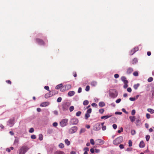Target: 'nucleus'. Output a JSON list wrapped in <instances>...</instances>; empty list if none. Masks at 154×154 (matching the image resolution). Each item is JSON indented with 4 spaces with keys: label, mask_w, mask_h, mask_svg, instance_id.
I'll return each instance as SVG.
<instances>
[{
    "label": "nucleus",
    "mask_w": 154,
    "mask_h": 154,
    "mask_svg": "<svg viewBox=\"0 0 154 154\" xmlns=\"http://www.w3.org/2000/svg\"><path fill=\"white\" fill-rule=\"evenodd\" d=\"M28 149V147L26 146H23L19 150V154H25Z\"/></svg>",
    "instance_id": "1"
},
{
    "label": "nucleus",
    "mask_w": 154,
    "mask_h": 154,
    "mask_svg": "<svg viewBox=\"0 0 154 154\" xmlns=\"http://www.w3.org/2000/svg\"><path fill=\"white\" fill-rule=\"evenodd\" d=\"M123 138L122 136H120L116 138L113 142L115 145H118L121 143L123 141Z\"/></svg>",
    "instance_id": "2"
},
{
    "label": "nucleus",
    "mask_w": 154,
    "mask_h": 154,
    "mask_svg": "<svg viewBox=\"0 0 154 154\" xmlns=\"http://www.w3.org/2000/svg\"><path fill=\"white\" fill-rule=\"evenodd\" d=\"M79 122L78 119L76 118H72L71 119L69 122L70 125H77Z\"/></svg>",
    "instance_id": "3"
},
{
    "label": "nucleus",
    "mask_w": 154,
    "mask_h": 154,
    "mask_svg": "<svg viewBox=\"0 0 154 154\" xmlns=\"http://www.w3.org/2000/svg\"><path fill=\"white\" fill-rule=\"evenodd\" d=\"M68 120L67 119H63L60 122V126L63 127L66 126L68 122Z\"/></svg>",
    "instance_id": "4"
},
{
    "label": "nucleus",
    "mask_w": 154,
    "mask_h": 154,
    "mask_svg": "<svg viewBox=\"0 0 154 154\" xmlns=\"http://www.w3.org/2000/svg\"><path fill=\"white\" fill-rule=\"evenodd\" d=\"M78 128L76 126H73L69 129V133L70 134H72L76 132Z\"/></svg>",
    "instance_id": "5"
},
{
    "label": "nucleus",
    "mask_w": 154,
    "mask_h": 154,
    "mask_svg": "<svg viewBox=\"0 0 154 154\" xmlns=\"http://www.w3.org/2000/svg\"><path fill=\"white\" fill-rule=\"evenodd\" d=\"M101 128V124L98 123L96 124L93 127V130L94 131H97L100 130Z\"/></svg>",
    "instance_id": "6"
},
{
    "label": "nucleus",
    "mask_w": 154,
    "mask_h": 154,
    "mask_svg": "<svg viewBox=\"0 0 154 154\" xmlns=\"http://www.w3.org/2000/svg\"><path fill=\"white\" fill-rule=\"evenodd\" d=\"M95 142L96 145H100L103 144L104 141L102 140L97 139L95 140Z\"/></svg>",
    "instance_id": "7"
},
{
    "label": "nucleus",
    "mask_w": 154,
    "mask_h": 154,
    "mask_svg": "<svg viewBox=\"0 0 154 154\" xmlns=\"http://www.w3.org/2000/svg\"><path fill=\"white\" fill-rule=\"evenodd\" d=\"M36 41L37 43L40 45H44L45 44L44 42L41 39L37 38L36 39Z\"/></svg>",
    "instance_id": "8"
},
{
    "label": "nucleus",
    "mask_w": 154,
    "mask_h": 154,
    "mask_svg": "<svg viewBox=\"0 0 154 154\" xmlns=\"http://www.w3.org/2000/svg\"><path fill=\"white\" fill-rule=\"evenodd\" d=\"M139 48L138 47H135L130 52V54L131 55L133 54L136 51L138 50Z\"/></svg>",
    "instance_id": "9"
},
{
    "label": "nucleus",
    "mask_w": 154,
    "mask_h": 154,
    "mask_svg": "<svg viewBox=\"0 0 154 154\" xmlns=\"http://www.w3.org/2000/svg\"><path fill=\"white\" fill-rule=\"evenodd\" d=\"M14 119H10L8 122V125L11 127L14 124Z\"/></svg>",
    "instance_id": "10"
},
{
    "label": "nucleus",
    "mask_w": 154,
    "mask_h": 154,
    "mask_svg": "<svg viewBox=\"0 0 154 154\" xmlns=\"http://www.w3.org/2000/svg\"><path fill=\"white\" fill-rule=\"evenodd\" d=\"M50 95L51 96L57 94L58 93V92L57 91H52L49 92Z\"/></svg>",
    "instance_id": "11"
},
{
    "label": "nucleus",
    "mask_w": 154,
    "mask_h": 154,
    "mask_svg": "<svg viewBox=\"0 0 154 154\" xmlns=\"http://www.w3.org/2000/svg\"><path fill=\"white\" fill-rule=\"evenodd\" d=\"M121 79L123 81L124 84L128 83V82L126 80V78L125 76H122L121 78Z\"/></svg>",
    "instance_id": "12"
},
{
    "label": "nucleus",
    "mask_w": 154,
    "mask_h": 154,
    "mask_svg": "<svg viewBox=\"0 0 154 154\" xmlns=\"http://www.w3.org/2000/svg\"><path fill=\"white\" fill-rule=\"evenodd\" d=\"M133 71V69L131 68H129L127 69L126 73L127 74H129L131 73Z\"/></svg>",
    "instance_id": "13"
},
{
    "label": "nucleus",
    "mask_w": 154,
    "mask_h": 154,
    "mask_svg": "<svg viewBox=\"0 0 154 154\" xmlns=\"http://www.w3.org/2000/svg\"><path fill=\"white\" fill-rule=\"evenodd\" d=\"M48 102H44L42 103L40 106L42 107L46 106H48Z\"/></svg>",
    "instance_id": "14"
},
{
    "label": "nucleus",
    "mask_w": 154,
    "mask_h": 154,
    "mask_svg": "<svg viewBox=\"0 0 154 154\" xmlns=\"http://www.w3.org/2000/svg\"><path fill=\"white\" fill-rule=\"evenodd\" d=\"M129 118L132 122H133L136 119V117L135 116H130Z\"/></svg>",
    "instance_id": "15"
},
{
    "label": "nucleus",
    "mask_w": 154,
    "mask_h": 154,
    "mask_svg": "<svg viewBox=\"0 0 154 154\" xmlns=\"http://www.w3.org/2000/svg\"><path fill=\"white\" fill-rule=\"evenodd\" d=\"M75 94V92L73 91H69L68 94L69 96L71 97L73 96Z\"/></svg>",
    "instance_id": "16"
},
{
    "label": "nucleus",
    "mask_w": 154,
    "mask_h": 154,
    "mask_svg": "<svg viewBox=\"0 0 154 154\" xmlns=\"http://www.w3.org/2000/svg\"><path fill=\"white\" fill-rule=\"evenodd\" d=\"M104 122H102L101 124V125L102 126V129L103 131L105 130L106 128V126L104 125Z\"/></svg>",
    "instance_id": "17"
},
{
    "label": "nucleus",
    "mask_w": 154,
    "mask_h": 154,
    "mask_svg": "<svg viewBox=\"0 0 154 154\" xmlns=\"http://www.w3.org/2000/svg\"><path fill=\"white\" fill-rule=\"evenodd\" d=\"M145 144L143 141H141L139 144V146L140 148H143Z\"/></svg>",
    "instance_id": "18"
},
{
    "label": "nucleus",
    "mask_w": 154,
    "mask_h": 154,
    "mask_svg": "<svg viewBox=\"0 0 154 154\" xmlns=\"http://www.w3.org/2000/svg\"><path fill=\"white\" fill-rule=\"evenodd\" d=\"M71 85H66L65 86L66 90L70 89L71 88Z\"/></svg>",
    "instance_id": "19"
},
{
    "label": "nucleus",
    "mask_w": 154,
    "mask_h": 154,
    "mask_svg": "<svg viewBox=\"0 0 154 154\" xmlns=\"http://www.w3.org/2000/svg\"><path fill=\"white\" fill-rule=\"evenodd\" d=\"M97 82L95 81H92L91 83V85L93 87L97 85Z\"/></svg>",
    "instance_id": "20"
},
{
    "label": "nucleus",
    "mask_w": 154,
    "mask_h": 154,
    "mask_svg": "<svg viewBox=\"0 0 154 154\" xmlns=\"http://www.w3.org/2000/svg\"><path fill=\"white\" fill-rule=\"evenodd\" d=\"M65 144L67 145V146H69L70 144V141H69L68 139H66L65 140Z\"/></svg>",
    "instance_id": "21"
},
{
    "label": "nucleus",
    "mask_w": 154,
    "mask_h": 154,
    "mask_svg": "<svg viewBox=\"0 0 154 154\" xmlns=\"http://www.w3.org/2000/svg\"><path fill=\"white\" fill-rule=\"evenodd\" d=\"M111 116H112L111 115H110V116L107 115V116H102L101 117V119H107L109 118Z\"/></svg>",
    "instance_id": "22"
},
{
    "label": "nucleus",
    "mask_w": 154,
    "mask_h": 154,
    "mask_svg": "<svg viewBox=\"0 0 154 154\" xmlns=\"http://www.w3.org/2000/svg\"><path fill=\"white\" fill-rule=\"evenodd\" d=\"M63 86L62 84H59L57 85L55 87V89H58L60 88H61Z\"/></svg>",
    "instance_id": "23"
},
{
    "label": "nucleus",
    "mask_w": 154,
    "mask_h": 154,
    "mask_svg": "<svg viewBox=\"0 0 154 154\" xmlns=\"http://www.w3.org/2000/svg\"><path fill=\"white\" fill-rule=\"evenodd\" d=\"M105 105V103L103 102H100L99 103V106L100 107H103Z\"/></svg>",
    "instance_id": "24"
},
{
    "label": "nucleus",
    "mask_w": 154,
    "mask_h": 154,
    "mask_svg": "<svg viewBox=\"0 0 154 154\" xmlns=\"http://www.w3.org/2000/svg\"><path fill=\"white\" fill-rule=\"evenodd\" d=\"M147 110L148 112H150L151 114L154 113V110L150 108L148 109Z\"/></svg>",
    "instance_id": "25"
},
{
    "label": "nucleus",
    "mask_w": 154,
    "mask_h": 154,
    "mask_svg": "<svg viewBox=\"0 0 154 154\" xmlns=\"http://www.w3.org/2000/svg\"><path fill=\"white\" fill-rule=\"evenodd\" d=\"M54 154H65V153L62 151H57L55 152Z\"/></svg>",
    "instance_id": "26"
},
{
    "label": "nucleus",
    "mask_w": 154,
    "mask_h": 154,
    "mask_svg": "<svg viewBox=\"0 0 154 154\" xmlns=\"http://www.w3.org/2000/svg\"><path fill=\"white\" fill-rule=\"evenodd\" d=\"M140 122V120L139 119H137L136 121V124L137 126L138 125Z\"/></svg>",
    "instance_id": "27"
},
{
    "label": "nucleus",
    "mask_w": 154,
    "mask_h": 154,
    "mask_svg": "<svg viewBox=\"0 0 154 154\" xmlns=\"http://www.w3.org/2000/svg\"><path fill=\"white\" fill-rule=\"evenodd\" d=\"M109 96L110 97L112 98L115 97V94L113 93L110 92L109 93Z\"/></svg>",
    "instance_id": "28"
},
{
    "label": "nucleus",
    "mask_w": 154,
    "mask_h": 154,
    "mask_svg": "<svg viewBox=\"0 0 154 154\" xmlns=\"http://www.w3.org/2000/svg\"><path fill=\"white\" fill-rule=\"evenodd\" d=\"M137 62V60L136 58H134L132 60V64H133L136 63Z\"/></svg>",
    "instance_id": "29"
},
{
    "label": "nucleus",
    "mask_w": 154,
    "mask_h": 154,
    "mask_svg": "<svg viewBox=\"0 0 154 154\" xmlns=\"http://www.w3.org/2000/svg\"><path fill=\"white\" fill-rule=\"evenodd\" d=\"M90 115L89 114L86 113L85 114V118L87 120L88 119V118L90 117Z\"/></svg>",
    "instance_id": "30"
},
{
    "label": "nucleus",
    "mask_w": 154,
    "mask_h": 154,
    "mask_svg": "<svg viewBox=\"0 0 154 154\" xmlns=\"http://www.w3.org/2000/svg\"><path fill=\"white\" fill-rule=\"evenodd\" d=\"M139 84H137L134 85V89L135 90H136L137 89L138 87L139 86Z\"/></svg>",
    "instance_id": "31"
},
{
    "label": "nucleus",
    "mask_w": 154,
    "mask_h": 154,
    "mask_svg": "<svg viewBox=\"0 0 154 154\" xmlns=\"http://www.w3.org/2000/svg\"><path fill=\"white\" fill-rule=\"evenodd\" d=\"M50 97H51V95H50V93L49 92L48 93H47L45 95V97L46 98H48Z\"/></svg>",
    "instance_id": "32"
},
{
    "label": "nucleus",
    "mask_w": 154,
    "mask_h": 154,
    "mask_svg": "<svg viewBox=\"0 0 154 154\" xmlns=\"http://www.w3.org/2000/svg\"><path fill=\"white\" fill-rule=\"evenodd\" d=\"M59 147L60 148H63L64 147V146L63 143H61L59 144Z\"/></svg>",
    "instance_id": "33"
},
{
    "label": "nucleus",
    "mask_w": 154,
    "mask_h": 154,
    "mask_svg": "<svg viewBox=\"0 0 154 154\" xmlns=\"http://www.w3.org/2000/svg\"><path fill=\"white\" fill-rule=\"evenodd\" d=\"M89 103L88 101V100H85L84 101L83 103V104L84 105H87Z\"/></svg>",
    "instance_id": "34"
},
{
    "label": "nucleus",
    "mask_w": 154,
    "mask_h": 154,
    "mask_svg": "<svg viewBox=\"0 0 154 154\" xmlns=\"http://www.w3.org/2000/svg\"><path fill=\"white\" fill-rule=\"evenodd\" d=\"M90 142L93 145H94L95 144V142L94 140L93 139H91L90 140Z\"/></svg>",
    "instance_id": "35"
},
{
    "label": "nucleus",
    "mask_w": 154,
    "mask_h": 154,
    "mask_svg": "<svg viewBox=\"0 0 154 154\" xmlns=\"http://www.w3.org/2000/svg\"><path fill=\"white\" fill-rule=\"evenodd\" d=\"M39 139L40 140H43V135L42 134H40L39 135Z\"/></svg>",
    "instance_id": "36"
},
{
    "label": "nucleus",
    "mask_w": 154,
    "mask_h": 154,
    "mask_svg": "<svg viewBox=\"0 0 154 154\" xmlns=\"http://www.w3.org/2000/svg\"><path fill=\"white\" fill-rule=\"evenodd\" d=\"M81 114V111H78L76 112V116H80Z\"/></svg>",
    "instance_id": "37"
},
{
    "label": "nucleus",
    "mask_w": 154,
    "mask_h": 154,
    "mask_svg": "<svg viewBox=\"0 0 154 154\" xmlns=\"http://www.w3.org/2000/svg\"><path fill=\"white\" fill-rule=\"evenodd\" d=\"M150 138V137L149 135H146V140L147 141H148L149 140Z\"/></svg>",
    "instance_id": "38"
},
{
    "label": "nucleus",
    "mask_w": 154,
    "mask_h": 154,
    "mask_svg": "<svg viewBox=\"0 0 154 154\" xmlns=\"http://www.w3.org/2000/svg\"><path fill=\"white\" fill-rule=\"evenodd\" d=\"M104 111V110L103 109H100L99 110V112L101 114H102Z\"/></svg>",
    "instance_id": "39"
},
{
    "label": "nucleus",
    "mask_w": 154,
    "mask_h": 154,
    "mask_svg": "<svg viewBox=\"0 0 154 154\" xmlns=\"http://www.w3.org/2000/svg\"><path fill=\"white\" fill-rule=\"evenodd\" d=\"M134 75L135 76H137L138 75V72L137 71H135L133 73Z\"/></svg>",
    "instance_id": "40"
},
{
    "label": "nucleus",
    "mask_w": 154,
    "mask_h": 154,
    "mask_svg": "<svg viewBox=\"0 0 154 154\" xmlns=\"http://www.w3.org/2000/svg\"><path fill=\"white\" fill-rule=\"evenodd\" d=\"M132 141L131 140H129L128 142L129 146L130 147L132 146Z\"/></svg>",
    "instance_id": "41"
},
{
    "label": "nucleus",
    "mask_w": 154,
    "mask_h": 154,
    "mask_svg": "<svg viewBox=\"0 0 154 154\" xmlns=\"http://www.w3.org/2000/svg\"><path fill=\"white\" fill-rule=\"evenodd\" d=\"M90 89V86L88 85H87L86 86V88H85V91H88Z\"/></svg>",
    "instance_id": "42"
},
{
    "label": "nucleus",
    "mask_w": 154,
    "mask_h": 154,
    "mask_svg": "<svg viewBox=\"0 0 154 154\" xmlns=\"http://www.w3.org/2000/svg\"><path fill=\"white\" fill-rule=\"evenodd\" d=\"M34 131V129L33 128H31L30 129L29 132L30 133H33Z\"/></svg>",
    "instance_id": "43"
},
{
    "label": "nucleus",
    "mask_w": 154,
    "mask_h": 154,
    "mask_svg": "<svg viewBox=\"0 0 154 154\" xmlns=\"http://www.w3.org/2000/svg\"><path fill=\"white\" fill-rule=\"evenodd\" d=\"M74 109V107L73 106H72L69 108V111L70 112H72Z\"/></svg>",
    "instance_id": "44"
},
{
    "label": "nucleus",
    "mask_w": 154,
    "mask_h": 154,
    "mask_svg": "<svg viewBox=\"0 0 154 154\" xmlns=\"http://www.w3.org/2000/svg\"><path fill=\"white\" fill-rule=\"evenodd\" d=\"M131 134L132 135H134L136 134V131L134 130H132L131 131Z\"/></svg>",
    "instance_id": "45"
},
{
    "label": "nucleus",
    "mask_w": 154,
    "mask_h": 154,
    "mask_svg": "<svg viewBox=\"0 0 154 154\" xmlns=\"http://www.w3.org/2000/svg\"><path fill=\"white\" fill-rule=\"evenodd\" d=\"M153 80V79L152 77H149L148 79V81L150 82H152Z\"/></svg>",
    "instance_id": "46"
},
{
    "label": "nucleus",
    "mask_w": 154,
    "mask_h": 154,
    "mask_svg": "<svg viewBox=\"0 0 154 154\" xmlns=\"http://www.w3.org/2000/svg\"><path fill=\"white\" fill-rule=\"evenodd\" d=\"M92 109L91 108L89 109L87 111V113L89 114L91 113V112Z\"/></svg>",
    "instance_id": "47"
},
{
    "label": "nucleus",
    "mask_w": 154,
    "mask_h": 154,
    "mask_svg": "<svg viewBox=\"0 0 154 154\" xmlns=\"http://www.w3.org/2000/svg\"><path fill=\"white\" fill-rule=\"evenodd\" d=\"M135 112H136V111H135V110H134V109L132 110L131 111V115L132 116L134 115L135 113Z\"/></svg>",
    "instance_id": "48"
},
{
    "label": "nucleus",
    "mask_w": 154,
    "mask_h": 154,
    "mask_svg": "<svg viewBox=\"0 0 154 154\" xmlns=\"http://www.w3.org/2000/svg\"><path fill=\"white\" fill-rule=\"evenodd\" d=\"M62 100V98L61 97H58L57 100V101L58 102H60Z\"/></svg>",
    "instance_id": "49"
},
{
    "label": "nucleus",
    "mask_w": 154,
    "mask_h": 154,
    "mask_svg": "<svg viewBox=\"0 0 154 154\" xmlns=\"http://www.w3.org/2000/svg\"><path fill=\"white\" fill-rule=\"evenodd\" d=\"M146 116L147 119H149L150 117V115L149 113H147L146 115Z\"/></svg>",
    "instance_id": "50"
},
{
    "label": "nucleus",
    "mask_w": 154,
    "mask_h": 154,
    "mask_svg": "<svg viewBox=\"0 0 154 154\" xmlns=\"http://www.w3.org/2000/svg\"><path fill=\"white\" fill-rule=\"evenodd\" d=\"M127 91L128 92H131L132 91L131 89V88L129 87L127 88Z\"/></svg>",
    "instance_id": "51"
},
{
    "label": "nucleus",
    "mask_w": 154,
    "mask_h": 154,
    "mask_svg": "<svg viewBox=\"0 0 154 154\" xmlns=\"http://www.w3.org/2000/svg\"><path fill=\"white\" fill-rule=\"evenodd\" d=\"M44 88L45 89L48 91H50L49 87L48 86H45L44 87Z\"/></svg>",
    "instance_id": "52"
},
{
    "label": "nucleus",
    "mask_w": 154,
    "mask_h": 154,
    "mask_svg": "<svg viewBox=\"0 0 154 154\" xmlns=\"http://www.w3.org/2000/svg\"><path fill=\"white\" fill-rule=\"evenodd\" d=\"M129 100L131 101H134L135 100V97H130L129 98Z\"/></svg>",
    "instance_id": "53"
},
{
    "label": "nucleus",
    "mask_w": 154,
    "mask_h": 154,
    "mask_svg": "<svg viewBox=\"0 0 154 154\" xmlns=\"http://www.w3.org/2000/svg\"><path fill=\"white\" fill-rule=\"evenodd\" d=\"M112 127L114 129H116L117 128V125L116 124H114L112 125Z\"/></svg>",
    "instance_id": "54"
},
{
    "label": "nucleus",
    "mask_w": 154,
    "mask_h": 154,
    "mask_svg": "<svg viewBox=\"0 0 154 154\" xmlns=\"http://www.w3.org/2000/svg\"><path fill=\"white\" fill-rule=\"evenodd\" d=\"M66 90L65 88H64L63 87L61 88L60 89V91L62 92L65 91Z\"/></svg>",
    "instance_id": "55"
},
{
    "label": "nucleus",
    "mask_w": 154,
    "mask_h": 154,
    "mask_svg": "<svg viewBox=\"0 0 154 154\" xmlns=\"http://www.w3.org/2000/svg\"><path fill=\"white\" fill-rule=\"evenodd\" d=\"M121 130H119L118 131V132L119 133H120L121 132H122L123 131V129L121 127L120 128Z\"/></svg>",
    "instance_id": "56"
},
{
    "label": "nucleus",
    "mask_w": 154,
    "mask_h": 154,
    "mask_svg": "<svg viewBox=\"0 0 154 154\" xmlns=\"http://www.w3.org/2000/svg\"><path fill=\"white\" fill-rule=\"evenodd\" d=\"M57 125L58 124L57 122H55L53 124V125L54 127H56Z\"/></svg>",
    "instance_id": "57"
},
{
    "label": "nucleus",
    "mask_w": 154,
    "mask_h": 154,
    "mask_svg": "<svg viewBox=\"0 0 154 154\" xmlns=\"http://www.w3.org/2000/svg\"><path fill=\"white\" fill-rule=\"evenodd\" d=\"M119 147L121 149H122L124 148L123 145L121 144L119 145Z\"/></svg>",
    "instance_id": "58"
},
{
    "label": "nucleus",
    "mask_w": 154,
    "mask_h": 154,
    "mask_svg": "<svg viewBox=\"0 0 154 154\" xmlns=\"http://www.w3.org/2000/svg\"><path fill=\"white\" fill-rule=\"evenodd\" d=\"M114 77L116 78H118L119 77V75L118 74H116L114 75Z\"/></svg>",
    "instance_id": "59"
},
{
    "label": "nucleus",
    "mask_w": 154,
    "mask_h": 154,
    "mask_svg": "<svg viewBox=\"0 0 154 154\" xmlns=\"http://www.w3.org/2000/svg\"><path fill=\"white\" fill-rule=\"evenodd\" d=\"M31 137L32 139H35L36 138L35 136L34 135H31Z\"/></svg>",
    "instance_id": "60"
},
{
    "label": "nucleus",
    "mask_w": 154,
    "mask_h": 154,
    "mask_svg": "<svg viewBox=\"0 0 154 154\" xmlns=\"http://www.w3.org/2000/svg\"><path fill=\"white\" fill-rule=\"evenodd\" d=\"M91 106H93V107H97V104L96 103H92Z\"/></svg>",
    "instance_id": "61"
},
{
    "label": "nucleus",
    "mask_w": 154,
    "mask_h": 154,
    "mask_svg": "<svg viewBox=\"0 0 154 154\" xmlns=\"http://www.w3.org/2000/svg\"><path fill=\"white\" fill-rule=\"evenodd\" d=\"M128 87V83L124 84L123 87L124 88H126Z\"/></svg>",
    "instance_id": "62"
},
{
    "label": "nucleus",
    "mask_w": 154,
    "mask_h": 154,
    "mask_svg": "<svg viewBox=\"0 0 154 154\" xmlns=\"http://www.w3.org/2000/svg\"><path fill=\"white\" fill-rule=\"evenodd\" d=\"M84 150L85 151H89V148L88 147H85L84 148Z\"/></svg>",
    "instance_id": "63"
},
{
    "label": "nucleus",
    "mask_w": 154,
    "mask_h": 154,
    "mask_svg": "<svg viewBox=\"0 0 154 154\" xmlns=\"http://www.w3.org/2000/svg\"><path fill=\"white\" fill-rule=\"evenodd\" d=\"M82 92V88L80 87L79 88L78 92V93H80Z\"/></svg>",
    "instance_id": "64"
}]
</instances>
